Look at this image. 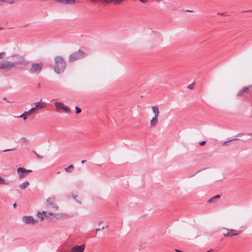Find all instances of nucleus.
Returning a JSON list of instances; mask_svg holds the SVG:
<instances>
[{
    "label": "nucleus",
    "mask_w": 252,
    "mask_h": 252,
    "mask_svg": "<svg viewBox=\"0 0 252 252\" xmlns=\"http://www.w3.org/2000/svg\"><path fill=\"white\" fill-rule=\"evenodd\" d=\"M46 208L48 210V215L52 216L50 220L54 219H59L63 217L65 215L62 213H55L52 212H55L58 210L59 207L56 203L55 197L54 196L49 197L46 201Z\"/></svg>",
    "instance_id": "nucleus-1"
},
{
    "label": "nucleus",
    "mask_w": 252,
    "mask_h": 252,
    "mask_svg": "<svg viewBox=\"0 0 252 252\" xmlns=\"http://www.w3.org/2000/svg\"><path fill=\"white\" fill-rule=\"evenodd\" d=\"M54 71L57 74L63 72L66 67V64L63 57L57 56L54 58Z\"/></svg>",
    "instance_id": "nucleus-2"
},
{
    "label": "nucleus",
    "mask_w": 252,
    "mask_h": 252,
    "mask_svg": "<svg viewBox=\"0 0 252 252\" xmlns=\"http://www.w3.org/2000/svg\"><path fill=\"white\" fill-rule=\"evenodd\" d=\"M12 58H15L17 61L13 62L14 64V67L23 69L29 65V63L25 58L19 54H14L11 56Z\"/></svg>",
    "instance_id": "nucleus-3"
},
{
    "label": "nucleus",
    "mask_w": 252,
    "mask_h": 252,
    "mask_svg": "<svg viewBox=\"0 0 252 252\" xmlns=\"http://www.w3.org/2000/svg\"><path fill=\"white\" fill-rule=\"evenodd\" d=\"M43 67V63H33L29 68V72L31 74H38L40 73Z\"/></svg>",
    "instance_id": "nucleus-4"
},
{
    "label": "nucleus",
    "mask_w": 252,
    "mask_h": 252,
    "mask_svg": "<svg viewBox=\"0 0 252 252\" xmlns=\"http://www.w3.org/2000/svg\"><path fill=\"white\" fill-rule=\"evenodd\" d=\"M86 56V54L81 50L70 55L68 58L69 62H73L76 60L81 59Z\"/></svg>",
    "instance_id": "nucleus-5"
},
{
    "label": "nucleus",
    "mask_w": 252,
    "mask_h": 252,
    "mask_svg": "<svg viewBox=\"0 0 252 252\" xmlns=\"http://www.w3.org/2000/svg\"><path fill=\"white\" fill-rule=\"evenodd\" d=\"M14 67V64L13 62L3 61L0 62V69L10 70Z\"/></svg>",
    "instance_id": "nucleus-6"
},
{
    "label": "nucleus",
    "mask_w": 252,
    "mask_h": 252,
    "mask_svg": "<svg viewBox=\"0 0 252 252\" xmlns=\"http://www.w3.org/2000/svg\"><path fill=\"white\" fill-rule=\"evenodd\" d=\"M223 229L226 230V233H224L223 234L224 237H231L233 236H237L241 232V231H237L234 229H228L226 228H223Z\"/></svg>",
    "instance_id": "nucleus-7"
},
{
    "label": "nucleus",
    "mask_w": 252,
    "mask_h": 252,
    "mask_svg": "<svg viewBox=\"0 0 252 252\" xmlns=\"http://www.w3.org/2000/svg\"><path fill=\"white\" fill-rule=\"evenodd\" d=\"M17 171L19 175L20 179L24 178L28 173L32 172V170L30 169H26L24 168L19 167L17 169Z\"/></svg>",
    "instance_id": "nucleus-8"
},
{
    "label": "nucleus",
    "mask_w": 252,
    "mask_h": 252,
    "mask_svg": "<svg viewBox=\"0 0 252 252\" xmlns=\"http://www.w3.org/2000/svg\"><path fill=\"white\" fill-rule=\"evenodd\" d=\"M23 221L26 224H32L36 223L37 220H34L32 216H24L23 218Z\"/></svg>",
    "instance_id": "nucleus-9"
},
{
    "label": "nucleus",
    "mask_w": 252,
    "mask_h": 252,
    "mask_svg": "<svg viewBox=\"0 0 252 252\" xmlns=\"http://www.w3.org/2000/svg\"><path fill=\"white\" fill-rule=\"evenodd\" d=\"M85 249V245L84 244L80 246L76 245L70 249V252H84Z\"/></svg>",
    "instance_id": "nucleus-10"
},
{
    "label": "nucleus",
    "mask_w": 252,
    "mask_h": 252,
    "mask_svg": "<svg viewBox=\"0 0 252 252\" xmlns=\"http://www.w3.org/2000/svg\"><path fill=\"white\" fill-rule=\"evenodd\" d=\"M35 107L32 108H35V111L38 109H40L46 107L47 104L45 102H37L34 103Z\"/></svg>",
    "instance_id": "nucleus-11"
},
{
    "label": "nucleus",
    "mask_w": 252,
    "mask_h": 252,
    "mask_svg": "<svg viewBox=\"0 0 252 252\" xmlns=\"http://www.w3.org/2000/svg\"><path fill=\"white\" fill-rule=\"evenodd\" d=\"M35 112V108H32L28 111L24 112V113L21 115L18 116L19 118H23L24 120H26L27 119V116L31 115L32 112Z\"/></svg>",
    "instance_id": "nucleus-12"
},
{
    "label": "nucleus",
    "mask_w": 252,
    "mask_h": 252,
    "mask_svg": "<svg viewBox=\"0 0 252 252\" xmlns=\"http://www.w3.org/2000/svg\"><path fill=\"white\" fill-rule=\"evenodd\" d=\"M58 3L63 4H74L75 3V0H54Z\"/></svg>",
    "instance_id": "nucleus-13"
},
{
    "label": "nucleus",
    "mask_w": 252,
    "mask_h": 252,
    "mask_svg": "<svg viewBox=\"0 0 252 252\" xmlns=\"http://www.w3.org/2000/svg\"><path fill=\"white\" fill-rule=\"evenodd\" d=\"M158 117H154L150 121V126L151 127H155L158 123Z\"/></svg>",
    "instance_id": "nucleus-14"
},
{
    "label": "nucleus",
    "mask_w": 252,
    "mask_h": 252,
    "mask_svg": "<svg viewBox=\"0 0 252 252\" xmlns=\"http://www.w3.org/2000/svg\"><path fill=\"white\" fill-rule=\"evenodd\" d=\"M152 110L154 114V117H158L159 112L158 110V108L157 106H153L152 107Z\"/></svg>",
    "instance_id": "nucleus-15"
},
{
    "label": "nucleus",
    "mask_w": 252,
    "mask_h": 252,
    "mask_svg": "<svg viewBox=\"0 0 252 252\" xmlns=\"http://www.w3.org/2000/svg\"><path fill=\"white\" fill-rule=\"evenodd\" d=\"M123 0H106V4L113 3L114 4H120Z\"/></svg>",
    "instance_id": "nucleus-16"
},
{
    "label": "nucleus",
    "mask_w": 252,
    "mask_h": 252,
    "mask_svg": "<svg viewBox=\"0 0 252 252\" xmlns=\"http://www.w3.org/2000/svg\"><path fill=\"white\" fill-rule=\"evenodd\" d=\"M56 106V109L57 111H59L60 109H63L64 104L62 102H56L55 103Z\"/></svg>",
    "instance_id": "nucleus-17"
},
{
    "label": "nucleus",
    "mask_w": 252,
    "mask_h": 252,
    "mask_svg": "<svg viewBox=\"0 0 252 252\" xmlns=\"http://www.w3.org/2000/svg\"><path fill=\"white\" fill-rule=\"evenodd\" d=\"M47 214V212L46 211H43L42 213L40 212H38L37 213V216L41 218V220H43L44 219V217H48V216Z\"/></svg>",
    "instance_id": "nucleus-18"
},
{
    "label": "nucleus",
    "mask_w": 252,
    "mask_h": 252,
    "mask_svg": "<svg viewBox=\"0 0 252 252\" xmlns=\"http://www.w3.org/2000/svg\"><path fill=\"white\" fill-rule=\"evenodd\" d=\"M30 185V183L28 181H25L23 182V183L19 185V187L21 189H26Z\"/></svg>",
    "instance_id": "nucleus-19"
},
{
    "label": "nucleus",
    "mask_w": 252,
    "mask_h": 252,
    "mask_svg": "<svg viewBox=\"0 0 252 252\" xmlns=\"http://www.w3.org/2000/svg\"><path fill=\"white\" fill-rule=\"evenodd\" d=\"M249 89V87H244L241 90H240L237 93V96H239L243 94L246 92H247Z\"/></svg>",
    "instance_id": "nucleus-20"
},
{
    "label": "nucleus",
    "mask_w": 252,
    "mask_h": 252,
    "mask_svg": "<svg viewBox=\"0 0 252 252\" xmlns=\"http://www.w3.org/2000/svg\"><path fill=\"white\" fill-rule=\"evenodd\" d=\"M74 169V166L73 165H70L68 167L64 168V171L67 173H71Z\"/></svg>",
    "instance_id": "nucleus-21"
},
{
    "label": "nucleus",
    "mask_w": 252,
    "mask_h": 252,
    "mask_svg": "<svg viewBox=\"0 0 252 252\" xmlns=\"http://www.w3.org/2000/svg\"><path fill=\"white\" fill-rule=\"evenodd\" d=\"M0 184L8 186L9 185V182L0 176Z\"/></svg>",
    "instance_id": "nucleus-22"
},
{
    "label": "nucleus",
    "mask_w": 252,
    "mask_h": 252,
    "mask_svg": "<svg viewBox=\"0 0 252 252\" xmlns=\"http://www.w3.org/2000/svg\"><path fill=\"white\" fill-rule=\"evenodd\" d=\"M220 197V196L219 195H216L214 197H213V198L210 199L208 200V202H209V203H214L215 202V200L216 199L219 198Z\"/></svg>",
    "instance_id": "nucleus-23"
},
{
    "label": "nucleus",
    "mask_w": 252,
    "mask_h": 252,
    "mask_svg": "<svg viewBox=\"0 0 252 252\" xmlns=\"http://www.w3.org/2000/svg\"><path fill=\"white\" fill-rule=\"evenodd\" d=\"M0 1L6 3H8L9 4H12L14 3V1L13 0H0Z\"/></svg>",
    "instance_id": "nucleus-24"
},
{
    "label": "nucleus",
    "mask_w": 252,
    "mask_h": 252,
    "mask_svg": "<svg viewBox=\"0 0 252 252\" xmlns=\"http://www.w3.org/2000/svg\"><path fill=\"white\" fill-rule=\"evenodd\" d=\"M90 1L93 3H98L100 2L102 3H105L106 4V0H90Z\"/></svg>",
    "instance_id": "nucleus-25"
},
{
    "label": "nucleus",
    "mask_w": 252,
    "mask_h": 252,
    "mask_svg": "<svg viewBox=\"0 0 252 252\" xmlns=\"http://www.w3.org/2000/svg\"><path fill=\"white\" fill-rule=\"evenodd\" d=\"M63 109L66 112V113H68L69 112V108L67 106H65V105H63Z\"/></svg>",
    "instance_id": "nucleus-26"
},
{
    "label": "nucleus",
    "mask_w": 252,
    "mask_h": 252,
    "mask_svg": "<svg viewBox=\"0 0 252 252\" xmlns=\"http://www.w3.org/2000/svg\"><path fill=\"white\" fill-rule=\"evenodd\" d=\"M108 227V225H106L105 226H102L101 228H96V233L99 230H103L105 228H107Z\"/></svg>",
    "instance_id": "nucleus-27"
},
{
    "label": "nucleus",
    "mask_w": 252,
    "mask_h": 252,
    "mask_svg": "<svg viewBox=\"0 0 252 252\" xmlns=\"http://www.w3.org/2000/svg\"><path fill=\"white\" fill-rule=\"evenodd\" d=\"M75 110H76V113L77 114H79V113H81V109L78 106L75 107Z\"/></svg>",
    "instance_id": "nucleus-28"
},
{
    "label": "nucleus",
    "mask_w": 252,
    "mask_h": 252,
    "mask_svg": "<svg viewBox=\"0 0 252 252\" xmlns=\"http://www.w3.org/2000/svg\"><path fill=\"white\" fill-rule=\"evenodd\" d=\"M35 154L36 157L38 159H42L43 158V157L42 156H40L39 155H38L37 153L35 152H33Z\"/></svg>",
    "instance_id": "nucleus-29"
},
{
    "label": "nucleus",
    "mask_w": 252,
    "mask_h": 252,
    "mask_svg": "<svg viewBox=\"0 0 252 252\" xmlns=\"http://www.w3.org/2000/svg\"><path fill=\"white\" fill-rule=\"evenodd\" d=\"M5 54V52L0 53V60L2 59L4 57Z\"/></svg>",
    "instance_id": "nucleus-30"
},
{
    "label": "nucleus",
    "mask_w": 252,
    "mask_h": 252,
    "mask_svg": "<svg viewBox=\"0 0 252 252\" xmlns=\"http://www.w3.org/2000/svg\"><path fill=\"white\" fill-rule=\"evenodd\" d=\"M206 141H203L200 142L199 143V144L200 146H203L206 143Z\"/></svg>",
    "instance_id": "nucleus-31"
},
{
    "label": "nucleus",
    "mask_w": 252,
    "mask_h": 252,
    "mask_svg": "<svg viewBox=\"0 0 252 252\" xmlns=\"http://www.w3.org/2000/svg\"><path fill=\"white\" fill-rule=\"evenodd\" d=\"M188 88L189 89H193V84H189V85L188 86Z\"/></svg>",
    "instance_id": "nucleus-32"
},
{
    "label": "nucleus",
    "mask_w": 252,
    "mask_h": 252,
    "mask_svg": "<svg viewBox=\"0 0 252 252\" xmlns=\"http://www.w3.org/2000/svg\"><path fill=\"white\" fill-rule=\"evenodd\" d=\"M12 150H13V149H6V150H3L2 152H8V151H12Z\"/></svg>",
    "instance_id": "nucleus-33"
},
{
    "label": "nucleus",
    "mask_w": 252,
    "mask_h": 252,
    "mask_svg": "<svg viewBox=\"0 0 252 252\" xmlns=\"http://www.w3.org/2000/svg\"><path fill=\"white\" fill-rule=\"evenodd\" d=\"M41 84L40 83L37 84V87L38 88H40L41 87Z\"/></svg>",
    "instance_id": "nucleus-34"
},
{
    "label": "nucleus",
    "mask_w": 252,
    "mask_h": 252,
    "mask_svg": "<svg viewBox=\"0 0 252 252\" xmlns=\"http://www.w3.org/2000/svg\"><path fill=\"white\" fill-rule=\"evenodd\" d=\"M141 2L145 3L147 1V0H140Z\"/></svg>",
    "instance_id": "nucleus-35"
},
{
    "label": "nucleus",
    "mask_w": 252,
    "mask_h": 252,
    "mask_svg": "<svg viewBox=\"0 0 252 252\" xmlns=\"http://www.w3.org/2000/svg\"><path fill=\"white\" fill-rule=\"evenodd\" d=\"M229 141H231V140H229V141H225L223 143V145H225V144L227 143L228 142H229Z\"/></svg>",
    "instance_id": "nucleus-36"
},
{
    "label": "nucleus",
    "mask_w": 252,
    "mask_h": 252,
    "mask_svg": "<svg viewBox=\"0 0 252 252\" xmlns=\"http://www.w3.org/2000/svg\"><path fill=\"white\" fill-rule=\"evenodd\" d=\"M16 205H16V203H15L13 204V207H14V208H16Z\"/></svg>",
    "instance_id": "nucleus-37"
},
{
    "label": "nucleus",
    "mask_w": 252,
    "mask_h": 252,
    "mask_svg": "<svg viewBox=\"0 0 252 252\" xmlns=\"http://www.w3.org/2000/svg\"><path fill=\"white\" fill-rule=\"evenodd\" d=\"M85 162H86V160H82V161H81L82 163H85Z\"/></svg>",
    "instance_id": "nucleus-38"
},
{
    "label": "nucleus",
    "mask_w": 252,
    "mask_h": 252,
    "mask_svg": "<svg viewBox=\"0 0 252 252\" xmlns=\"http://www.w3.org/2000/svg\"><path fill=\"white\" fill-rule=\"evenodd\" d=\"M74 199H76V196L73 197Z\"/></svg>",
    "instance_id": "nucleus-39"
},
{
    "label": "nucleus",
    "mask_w": 252,
    "mask_h": 252,
    "mask_svg": "<svg viewBox=\"0 0 252 252\" xmlns=\"http://www.w3.org/2000/svg\"><path fill=\"white\" fill-rule=\"evenodd\" d=\"M210 252V251H207V252Z\"/></svg>",
    "instance_id": "nucleus-40"
},
{
    "label": "nucleus",
    "mask_w": 252,
    "mask_h": 252,
    "mask_svg": "<svg viewBox=\"0 0 252 252\" xmlns=\"http://www.w3.org/2000/svg\"><path fill=\"white\" fill-rule=\"evenodd\" d=\"M1 29H2V28H1H1H0V30H1Z\"/></svg>",
    "instance_id": "nucleus-41"
}]
</instances>
